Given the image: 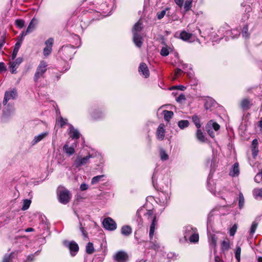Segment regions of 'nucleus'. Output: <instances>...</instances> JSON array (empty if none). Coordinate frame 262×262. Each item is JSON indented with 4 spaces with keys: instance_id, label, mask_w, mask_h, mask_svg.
Segmentation results:
<instances>
[{
    "instance_id": "nucleus-1",
    "label": "nucleus",
    "mask_w": 262,
    "mask_h": 262,
    "mask_svg": "<svg viewBox=\"0 0 262 262\" xmlns=\"http://www.w3.org/2000/svg\"><path fill=\"white\" fill-rule=\"evenodd\" d=\"M144 211L145 210L143 209H141L138 211L137 213L139 214L140 212H143L145 216L147 218V219L152 222L149 229V237L150 239H151L154 235L155 227L157 225L158 222L156 219V216L154 215L152 210H146V212H144Z\"/></svg>"
},
{
    "instance_id": "nucleus-2",
    "label": "nucleus",
    "mask_w": 262,
    "mask_h": 262,
    "mask_svg": "<svg viewBox=\"0 0 262 262\" xmlns=\"http://www.w3.org/2000/svg\"><path fill=\"white\" fill-rule=\"evenodd\" d=\"M48 69V63L44 60L40 61L38 65L35 73L34 75V81L37 82L40 78H43L45 77V74Z\"/></svg>"
},
{
    "instance_id": "nucleus-3",
    "label": "nucleus",
    "mask_w": 262,
    "mask_h": 262,
    "mask_svg": "<svg viewBox=\"0 0 262 262\" xmlns=\"http://www.w3.org/2000/svg\"><path fill=\"white\" fill-rule=\"evenodd\" d=\"M57 196L60 203L62 204H67L70 202L72 194L66 188L59 187L57 189Z\"/></svg>"
},
{
    "instance_id": "nucleus-4",
    "label": "nucleus",
    "mask_w": 262,
    "mask_h": 262,
    "mask_svg": "<svg viewBox=\"0 0 262 262\" xmlns=\"http://www.w3.org/2000/svg\"><path fill=\"white\" fill-rule=\"evenodd\" d=\"M92 158H93V156L91 154H89L84 157L78 156L75 160L73 166L77 168L86 165L89 163L90 159Z\"/></svg>"
},
{
    "instance_id": "nucleus-5",
    "label": "nucleus",
    "mask_w": 262,
    "mask_h": 262,
    "mask_svg": "<svg viewBox=\"0 0 262 262\" xmlns=\"http://www.w3.org/2000/svg\"><path fill=\"white\" fill-rule=\"evenodd\" d=\"M17 97V91L13 89L12 90L7 91L4 95L3 104L6 105L8 101L11 100L15 99Z\"/></svg>"
},
{
    "instance_id": "nucleus-6",
    "label": "nucleus",
    "mask_w": 262,
    "mask_h": 262,
    "mask_svg": "<svg viewBox=\"0 0 262 262\" xmlns=\"http://www.w3.org/2000/svg\"><path fill=\"white\" fill-rule=\"evenodd\" d=\"M102 224L104 228L108 230L113 231L117 228V224L115 222L109 217L105 218Z\"/></svg>"
},
{
    "instance_id": "nucleus-7",
    "label": "nucleus",
    "mask_w": 262,
    "mask_h": 262,
    "mask_svg": "<svg viewBox=\"0 0 262 262\" xmlns=\"http://www.w3.org/2000/svg\"><path fill=\"white\" fill-rule=\"evenodd\" d=\"M65 246L68 247L70 251L72 256H75L76 253L78 251L79 247L77 243L74 241L64 242Z\"/></svg>"
},
{
    "instance_id": "nucleus-8",
    "label": "nucleus",
    "mask_w": 262,
    "mask_h": 262,
    "mask_svg": "<svg viewBox=\"0 0 262 262\" xmlns=\"http://www.w3.org/2000/svg\"><path fill=\"white\" fill-rule=\"evenodd\" d=\"M54 40L50 38L45 42L46 47L43 49V54L45 56H48L51 53Z\"/></svg>"
},
{
    "instance_id": "nucleus-9",
    "label": "nucleus",
    "mask_w": 262,
    "mask_h": 262,
    "mask_svg": "<svg viewBox=\"0 0 262 262\" xmlns=\"http://www.w3.org/2000/svg\"><path fill=\"white\" fill-rule=\"evenodd\" d=\"M165 125L163 123H161L158 126L156 132L157 139L160 140H163L165 136Z\"/></svg>"
},
{
    "instance_id": "nucleus-10",
    "label": "nucleus",
    "mask_w": 262,
    "mask_h": 262,
    "mask_svg": "<svg viewBox=\"0 0 262 262\" xmlns=\"http://www.w3.org/2000/svg\"><path fill=\"white\" fill-rule=\"evenodd\" d=\"M139 72L145 78H147L149 76L148 68L145 63H140L139 67Z\"/></svg>"
},
{
    "instance_id": "nucleus-11",
    "label": "nucleus",
    "mask_w": 262,
    "mask_h": 262,
    "mask_svg": "<svg viewBox=\"0 0 262 262\" xmlns=\"http://www.w3.org/2000/svg\"><path fill=\"white\" fill-rule=\"evenodd\" d=\"M49 135V132H45L43 133H42L38 135L35 136L33 139L32 140L31 142V144L33 145H35L39 142L41 141L42 140L45 139L46 137H47Z\"/></svg>"
},
{
    "instance_id": "nucleus-12",
    "label": "nucleus",
    "mask_w": 262,
    "mask_h": 262,
    "mask_svg": "<svg viewBox=\"0 0 262 262\" xmlns=\"http://www.w3.org/2000/svg\"><path fill=\"white\" fill-rule=\"evenodd\" d=\"M127 258V254L123 251L117 252L114 257V259L118 262H125Z\"/></svg>"
},
{
    "instance_id": "nucleus-13",
    "label": "nucleus",
    "mask_w": 262,
    "mask_h": 262,
    "mask_svg": "<svg viewBox=\"0 0 262 262\" xmlns=\"http://www.w3.org/2000/svg\"><path fill=\"white\" fill-rule=\"evenodd\" d=\"M133 40L136 46L140 47L143 43V37L138 33H134Z\"/></svg>"
},
{
    "instance_id": "nucleus-14",
    "label": "nucleus",
    "mask_w": 262,
    "mask_h": 262,
    "mask_svg": "<svg viewBox=\"0 0 262 262\" xmlns=\"http://www.w3.org/2000/svg\"><path fill=\"white\" fill-rule=\"evenodd\" d=\"M69 135L72 139H78L80 136V133L78 130L71 125H70Z\"/></svg>"
},
{
    "instance_id": "nucleus-15",
    "label": "nucleus",
    "mask_w": 262,
    "mask_h": 262,
    "mask_svg": "<svg viewBox=\"0 0 262 262\" xmlns=\"http://www.w3.org/2000/svg\"><path fill=\"white\" fill-rule=\"evenodd\" d=\"M195 230L196 229H193L191 227H189L187 229L188 231H192V234L189 237V241L190 242L196 243L199 241V234L196 233Z\"/></svg>"
},
{
    "instance_id": "nucleus-16",
    "label": "nucleus",
    "mask_w": 262,
    "mask_h": 262,
    "mask_svg": "<svg viewBox=\"0 0 262 262\" xmlns=\"http://www.w3.org/2000/svg\"><path fill=\"white\" fill-rule=\"evenodd\" d=\"M63 150L68 156L73 155L75 152V150L73 146H70L67 143L63 147Z\"/></svg>"
},
{
    "instance_id": "nucleus-17",
    "label": "nucleus",
    "mask_w": 262,
    "mask_h": 262,
    "mask_svg": "<svg viewBox=\"0 0 262 262\" xmlns=\"http://www.w3.org/2000/svg\"><path fill=\"white\" fill-rule=\"evenodd\" d=\"M38 20L35 17H33L29 23V25L27 28V32L31 33L35 29L37 24Z\"/></svg>"
},
{
    "instance_id": "nucleus-18",
    "label": "nucleus",
    "mask_w": 262,
    "mask_h": 262,
    "mask_svg": "<svg viewBox=\"0 0 262 262\" xmlns=\"http://www.w3.org/2000/svg\"><path fill=\"white\" fill-rule=\"evenodd\" d=\"M23 61L21 58H17L14 62L10 63V70L12 73H14L19 64Z\"/></svg>"
},
{
    "instance_id": "nucleus-19",
    "label": "nucleus",
    "mask_w": 262,
    "mask_h": 262,
    "mask_svg": "<svg viewBox=\"0 0 262 262\" xmlns=\"http://www.w3.org/2000/svg\"><path fill=\"white\" fill-rule=\"evenodd\" d=\"M231 248V244L228 239L223 241L221 243V250L222 251H227Z\"/></svg>"
},
{
    "instance_id": "nucleus-20",
    "label": "nucleus",
    "mask_w": 262,
    "mask_h": 262,
    "mask_svg": "<svg viewBox=\"0 0 262 262\" xmlns=\"http://www.w3.org/2000/svg\"><path fill=\"white\" fill-rule=\"evenodd\" d=\"M258 142L257 139L253 140L252 143V151L254 158L257 156L258 152Z\"/></svg>"
},
{
    "instance_id": "nucleus-21",
    "label": "nucleus",
    "mask_w": 262,
    "mask_h": 262,
    "mask_svg": "<svg viewBox=\"0 0 262 262\" xmlns=\"http://www.w3.org/2000/svg\"><path fill=\"white\" fill-rule=\"evenodd\" d=\"M253 195L254 198L256 200L262 199V188H254L253 191Z\"/></svg>"
},
{
    "instance_id": "nucleus-22",
    "label": "nucleus",
    "mask_w": 262,
    "mask_h": 262,
    "mask_svg": "<svg viewBox=\"0 0 262 262\" xmlns=\"http://www.w3.org/2000/svg\"><path fill=\"white\" fill-rule=\"evenodd\" d=\"M239 166L237 163H235L233 164L232 169L230 172V175L232 177H236L239 174Z\"/></svg>"
},
{
    "instance_id": "nucleus-23",
    "label": "nucleus",
    "mask_w": 262,
    "mask_h": 262,
    "mask_svg": "<svg viewBox=\"0 0 262 262\" xmlns=\"http://www.w3.org/2000/svg\"><path fill=\"white\" fill-rule=\"evenodd\" d=\"M132 232V228L129 226H124L121 228V233L125 236H128Z\"/></svg>"
},
{
    "instance_id": "nucleus-24",
    "label": "nucleus",
    "mask_w": 262,
    "mask_h": 262,
    "mask_svg": "<svg viewBox=\"0 0 262 262\" xmlns=\"http://www.w3.org/2000/svg\"><path fill=\"white\" fill-rule=\"evenodd\" d=\"M159 156L162 161H167L169 159V156L163 148H160Z\"/></svg>"
},
{
    "instance_id": "nucleus-25",
    "label": "nucleus",
    "mask_w": 262,
    "mask_h": 262,
    "mask_svg": "<svg viewBox=\"0 0 262 262\" xmlns=\"http://www.w3.org/2000/svg\"><path fill=\"white\" fill-rule=\"evenodd\" d=\"M180 38L184 41H187L192 37V34L185 31H182L180 35Z\"/></svg>"
},
{
    "instance_id": "nucleus-26",
    "label": "nucleus",
    "mask_w": 262,
    "mask_h": 262,
    "mask_svg": "<svg viewBox=\"0 0 262 262\" xmlns=\"http://www.w3.org/2000/svg\"><path fill=\"white\" fill-rule=\"evenodd\" d=\"M164 120L168 122L170 119L172 117L173 113L172 111L164 110L163 111Z\"/></svg>"
},
{
    "instance_id": "nucleus-27",
    "label": "nucleus",
    "mask_w": 262,
    "mask_h": 262,
    "mask_svg": "<svg viewBox=\"0 0 262 262\" xmlns=\"http://www.w3.org/2000/svg\"><path fill=\"white\" fill-rule=\"evenodd\" d=\"M241 106L244 110L249 109L250 106V101L248 99H244L241 102Z\"/></svg>"
},
{
    "instance_id": "nucleus-28",
    "label": "nucleus",
    "mask_w": 262,
    "mask_h": 262,
    "mask_svg": "<svg viewBox=\"0 0 262 262\" xmlns=\"http://www.w3.org/2000/svg\"><path fill=\"white\" fill-rule=\"evenodd\" d=\"M68 123L67 119H64L62 117H59L56 119V124L60 127H63L65 124Z\"/></svg>"
},
{
    "instance_id": "nucleus-29",
    "label": "nucleus",
    "mask_w": 262,
    "mask_h": 262,
    "mask_svg": "<svg viewBox=\"0 0 262 262\" xmlns=\"http://www.w3.org/2000/svg\"><path fill=\"white\" fill-rule=\"evenodd\" d=\"M206 126H207V128H210V129L213 128V129L215 131L218 130L220 128L219 124L216 122H214L212 121H209L207 123Z\"/></svg>"
},
{
    "instance_id": "nucleus-30",
    "label": "nucleus",
    "mask_w": 262,
    "mask_h": 262,
    "mask_svg": "<svg viewBox=\"0 0 262 262\" xmlns=\"http://www.w3.org/2000/svg\"><path fill=\"white\" fill-rule=\"evenodd\" d=\"M196 138L198 139L201 142H205L206 140V138L205 136L203 135V133L202 132V131L199 129L198 128V130L196 131Z\"/></svg>"
},
{
    "instance_id": "nucleus-31",
    "label": "nucleus",
    "mask_w": 262,
    "mask_h": 262,
    "mask_svg": "<svg viewBox=\"0 0 262 262\" xmlns=\"http://www.w3.org/2000/svg\"><path fill=\"white\" fill-rule=\"evenodd\" d=\"M193 0H186L184 5V9L185 10V12H187L189 11L191 7L192 4Z\"/></svg>"
},
{
    "instance_id": "nucleus-32",
    "label": "nucleus",
    "mask_w": 262,
    "mask_h": 262,
    "mask_svg": "<svg viewBox=\"0 0 262 262\" xmlns=\"http://www.w3.org/2000/svg\"><path fill=\"white\" fill-rule=\"evenodd\" d=\"M178 125L181 129H184V128L189 126V122L188 120H181L178 122Z\"/></svg>"
},
{
    "instance_id": "nucleus-33",
    "label": "nucleus",
    "mask_w": 262,
    "mask_h": 262,
    "mask_svg": "<svg viewBox=\"0 0 262 262\" xmlns=\"http://www.w3.org/2000/svg\"><path fill=\"white\" fill-rule=\"evenodd\" d=\"M94 252L93 244L92 243L89 242L86 246V252L88 254H91Z\"/></svg>"
},
{
    "instance_id": "nucleus-34",
    "label": "nucleus",
    "mask_w": 262,
    "mask_h": 262,
    "mask_svg": "<svg viewBox=\"0 0 262 262\" xmlns=\"http://www.w3.org/2000/svg\"><path fill=\"white\" fill-rule=\"evenodd\" d=\"M169 9H170L169 8L167 7L165 9L161 11V12H158L157 13V18L159 19H161L163 18L164 17V16L166 15V12L167 11H169Z\"/></svg>"
},
{
    "instance_id": "nucleus-35",
    "label": "nucleus",
    "mask_w": 262,
    "mask_h": 262,
    "mask_svg": "<svg viewBox=\"0 0 262 262\" xmlns=\"http://www.w3.org/2000/svg\"><path fill=\"white\" fill-rule=\"evenodd\" d=\"M20 46V42H17L15 44V48L13 50V53L12 55V59H14L16 58L17 53L18 52V50L19 49V47Z\"/></svg>"
},
{
    "instance_id": "nucleus-36",
    "label": "nucleus",
    "mask_w": 262,
    "mask_h": 262,
    "mask_svg": "<svg viewBox=\"0 0 262 262\" xmlns=\"http://www.w3.org/2000/svg\"><path fill=\"white\" fill-rule=\"evenodd\" d=\"M141 23L139 21L137 22L134 26L133 29V32L134 33H138L141 31L142 29V27L141 26Z\"/></svg>"
},
{
    "instance_id": "nucleus-37",
    "label": "nucleus",
    "mask_w": 262,
    "mask_h": 262,
    "mask_svg": "<svg viewBox=\"0 0 262 262\" xmlns=\"http://www.w3.org/2000/svg\"><path fill=\"white\" fill-rule=\"evenodd\" d=\"M245 199L242 192L239 194L238 198V206L240 209L242 208L244 206Z\"/></svg>"
},
{
    "instance_id": "nucleus-38",
    "label": "nucleus",
    "mask_w": 262,
    "mask_h": 262,
    "mask_svg": "<svg viewBox=\"0 0 262 262\" xmlns=\"http://www.w3.org/2000/svg\"><path fill=\"white\" fill-rule=\"evenodd\" d=\"M241 248L239 246H237L235 250V257L238 262L241 260Z\"/></svg>"
},
{
    "instance_id": "nucleus-39",
    "label": "nucleus",
    "mask_w": 262,
    "mask_h": 262,
    "mask_svg": "<svg viewBox=\"0 0 262 262\" xmlns=\"http://www.w3.org/2000/svg\"><path fill=\"white\" fill-rule=\"evenodd\" d=\"M104 177V175H99L93 177L91 180V184L94 185L98 183Z\"/></svg>"
},
{
    "instance_id": "nucleus-40",
    "label": "nucleus",
    "mask_w": 262,
    "mask_h": 262,
    "mask_svg": "<svg viewBox=\"0 0 262 262\" xmlns=\"http://www.w3.org/2000/svg\"><path fill=\"white\" fill-rule=\"evenodd\" d=\"M192 119L196 127L198 128H200L201 126V125L200 124V119L198 116L196 115H194L192 117Z\"/></svg>"
},
{
    "instance_id": "nucleus-41",
    "label": "nucleus",
    "mask_w": 262,
    "mask_h": 262,
    "mask_svg": "<svg viewBox=\"0 0 262 262\" xmlns=\"http://www.w3.org/2000/svg\"><path fill=\"white\" fill-rule=\"evenodd\" d=\"M31 201L30 200L26 199L24 200L23 202V206L21 208V210H27L31 204Z\"/></svg>"
},
{
    "instance_id": "nucleus-42",
    "label": "nucleus",
    "mask_w": 262,
    "mask_h": 262,
    "mask_svg": "<svg viewBox=\"0 0 262 262\" xmlns=\"http://www.w3.org/2000/svg\"><path fill=\"white\" fill-rule=\"evenodd\" d=\"M258 226V223L256 222V221H254L252 225H251V228H250V233L251 235H253V234L255 233L256 229H257V227Z\"/></svg>"
},
{
    "instance_id": "nucleus-43",
    "label": "nucleus",
    "mask_w": 262,
    "mask_h": 262,
    "mask_svg": "<svg viewBox=\"0 0 262 262\" xmlns=\"http://www.w3.org/2000/svg\"><path fill=\"white\" fill-rule=\"evenodd\" d=\"M169 49L167 46L163 47L161 50V54L163 56H167L169 53Z\"/></svg>"
},
{
    "instance_id": "nucleus-44",
    "label": "nucleus",
    "mask_w": 262,
    "mask_h": 262,
    "mask_svg": "<svg viewBox=\"0 0 262 262\" xmlns=\"http://www.w3.org/2000/svg\"><path fill=\"white\" fill-rule=\"evenodd\" d=\"M15 25L18 28L21 29L25 25V21L23 19H16L15 20Z\"/></svg>"
},
{
    "instance_id": "nucleus-45",
    "label": "nucleus",
    "mask_w": 262,
    "mask_h": 262,
    "mask_svg": "<svg viewBox=\"0 0 262 262\" xmlns=\"http://www.w3.org/2000/svg\"><path fill=\"white\" fill-rule=\"evenodd\" d=\"M237 229V226L236 224H234L230 229L229 234L230 236H234L235 234Z\"/></svg>"
},
{
    "instance_id": "nucleus-46",
    "label": "nucleus",
    "mask_w": 262,
    "mask_h": 262,
    "mask_svg": "<svg viewBox=\"0 0 262 262\" xmlns=\"http://www.w3.org/2000/svg\"><path fill=\"white\" fill-rule=\"evenodd\" d=\"M12 256L11 254H6L4 256L3 262H12Z\"/></svg>"
},
{
    "instance_id": "nucleus-47",
    "label": "nucleus",
    "mask_w": 262,
    "mask_h": 262,
    "mask_svg": "<svg viewBox=\"0 0 262 262\" xmlns=\"http://www.w3.org/2000/svg\"><path fill=\"white\" fill-rule=\"evenodd\" d=\"M242 35L244 37H248L249 33H248V28L247 26H245L242 30Z\"/></svg>"
},
{
    "instance_id": "nucleus-48",
    "label": "nucleus",
    "mask_w": 262,
    "mask_h": 262,
    "mask_svg": "<svg viewBox=\"0 0 262 262\" xmlns=\"http://www.w3.org/2000/svg\"><path fill=\"white\" fill-rule=\"evenodd\" d=\"M262 180V172L258 173L254 178V181L257 182L259 183Z\"/></svg>"
},
{
    "instance_id": "nucleus-49",
    "label": "nucleus",
    "mask_w": 262,
    "mask_h": 262,
    "mask_svg": "<svg viewBox=\"0 0 262 262\" xmlns=\"http://www.w3.org/2000/svg\"><path fill=\"white\" fill-rule=\"evenodd\" d=\"M210 242L211 245L213 246L214 247L216 246L217 240L215 235L211 236Z\"/></svg>"
},
{
    "instance_id": "nucleus-50",
    "label": "nucleus",
    "mask_w": 262,
    "mask_h": 262,
    "mask_svg": "<svg viewBox=\"0 0 262 262\" xmlns=\"http://www.w3.org/2000/svg\"><path fill=\"white\" fill-rule=\"evenodd\" d=\"M79 229H80L81 232H82V235L86 237L87 233H86V231L84 229V228L82 226V224L80 222H79Z\"/></svg>"
},
{
    "instance_id": "nucleus-51",
    "label": "nucleus",
    "mask_w": 262,
    "mask_h": 262,
    "mask_svg": "<svg viewBox=\"0 0 262 262\" xmlns=\"http://www.w3.org/2000/svg\"><path fill=\"white\" fill-rule=\"evenodd\" d=\"M186 99L185 96L183 94L180 95L177 98L176 100L179 102H181L183 100H185Z\"/></svg>"
},
{
    "instance_id": "nucleus-52",
    "label": "nucleus",
    "mask_w": 262,
    "mask_h": 262,
    "mask_svg": "<svg viewBox=\"0 0 262 262\" xmlns=\"http://www.w3.org/2000/svg\"><path fill=\"white\" fill-rule=\"evenodd\" d=\"M6 71V67L4 62H0V73Z\"/></svg>"
},
{
    "instance_id": "nucleus-53",
    "label": "nucleus",
    "mask_w": 262,
    "mask_h": 262,
    "mask_svg": "<svg viewBox=\"0 0 262 262\" xmlns=\"http://www.w3.org/2000/svg\"><path fill=\"white\" fill-rule=\"evenodd\" d=\"M183 73V71L180 69H177L175 72V77L173 78V80L176 78V77L179 76L181 74Z\"/></svg>"
},
{
    "instance_id": "nucleus-54",
    "label": "nucleus",
    "mask_w": 262,
    "mask_h": 262,
    "mask_svg": "<svg viewBox=\"0 0 262 262\" xmlns=\"http://www.w3.org/2000/svg\"><path fill=\"white\" fill-rule=\"evenodd\" d=\"M176 4L179 7H182L184 3V0H174Z\"/></svg>"
},
{
    "instance_id": "nucleus-55",
    "label": "nucleus",
    "mask_w": 262,
    "mask_h": 262,
    "mask_svg": "<svg viewBox=\"0 0 262 262\" xmlns=\"http://www.w3.org/2000/svg\"><path fill=\"white\" fill-rule=\"evenodd\" d=\"M206 130L207 132H208V133L209 134V135L211 137H214V133L211 130V129H210V128H207V126L206 127Z\"/></svg>"
},
{
    "instance_id": "nucleus-56",
    "label": "nucleus",
    "mask_w": 262,
    "mask_h": 262,
    "mask_svg": "<svg viewBox=\"0 0 262 262\" xmlns=\"http://www.w3.org/2000/svg\"><path fill=\"white\" fill-rule=\"evenodd\" d=\"M80 188L82 191L85 190L88 188V186L86 184L83 183L80 185Z\"/></svg>"
},
{
    "instance_id": "nucleus-57",
    "label": "nucleus",
    "mask_w": 262,
    "mask_h": 262,
    "mask_svg": "<svg viewBox=\"0 0 262 262\" xmlns=\"http://www.w3.org/2000/svg\"><path fill=\"white\" fill-rule=\"evenodd\" d=\"M173 89H177L181 91H184L186 89V87L183 85H179L173 86Z\"/></svg>"
},
{
    "instance_id": "nucleus-58",
    "label": "nucleus",
    "mask_w": 262,
    "mask_h": 262,
    "mask_svg": "<svg viewBox=\"0 0 262 262\" xmlns=\"http://www.w3.org/2000/svg\"><path fill=\"white\" fill-rule=\"evenodd\" d=\"M5 43V38L3 37L0 40V50L3 47Z\"/></svg>"
},
{
    "instance_id": "nucleus-59",
    "label": "nucleus",
    "mask_w": 262,
    "mask_h": 262,
    "mask_svg": "<svg viewBox=\"0 0 262 262\" xmlns=\"http://www.w3.org/2000/svg\"><path fill=\"white\" fill-rule=\"evenodd\" d=\"M29 33H30L28 32L27 29L26 31H24L21 33V37L25 36L26 35H27L28 34H29Z\"/></svg>"
},
{
    "instance_id": "nucleus-60",
    "label": "nucleus",
    "mask_w": 262,
    "mask_h": 262,
    "mask_svg": "<svg viewBox=\"0 0 262 262\" xmlns=\"http://www.w3.org/2000/svg\"><path fill=\"white\" fill-rule=\"evenodd\" d=\"M33 229L32 228H28L27 229H26V232H31V231H33Z\"/></svg>"
},
{
    "instance_id": "nucleus-61",
    "label": "nucleus",
    "mask_w": 262,
    "mask_h": 262,
    "mask_svg": "<svg viewBox=\"0 0 262 262\" xmlns=\"http://www.w3.org/2000/svg\"><path fill=\"white\" fill-rule=\"evenodd\" d=\"M215 262H221L220 260V258L218 256L215 257Z\"/></svg>"
},
{
    "instance_id": "nucleus-62",
    "label": "nucleus",
    "mask_w": 262,
    "mask_h": 262,
    "mask_svg": "<svg viewBox=\"0 0 262 262\" xmlns=\"http://www.w3.org/2000/svg\"><path fill=\"white\" fill-rule=\"evenodd\" d=\"M259 125L260 127V128L262 129V119L259 122Z\"/></svg>"
},
{
    "instance_id": "nucleus-63",
    "label": "nucleus",
    "mask_w": 262,
    "mask_h": 262,
    "mask_svg": "<svg viewBox=\"0 0 262 262\" xmlns=\"http://www.w3.org/2000/svg\"><path fill=\"white\" fill-rule=\"evenodd\" d=\"M258 262H262V257H260L258 258Z\"/></svg>"
},
{
    "instance_id": "nucleus-64",
    "label": "nucleus",
    "mask_w": 262,
    "mask_h": 262,
    "mask_svg": "<svg viewBox=\"0 0 262 262\" xmlns=\"http://www.w3.org/2000/svg\"><path fill=\"white\" fill-rule=\"evenodd\" d=\"M32 256H29L28 257V259L32 260Z\"/></svg>"
}]
</instances>
